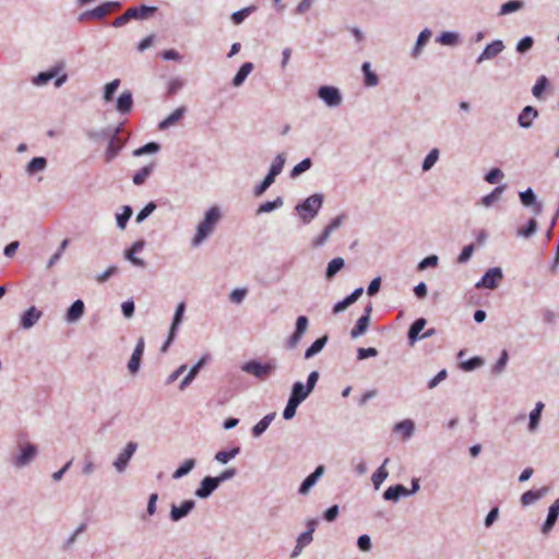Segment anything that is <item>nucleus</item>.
Returning a JSON list of instances; mask_svg holds the SVG:
<instances>
[{
    "label": "nucleus",
    "mask_w": 559,
    "mask_h": 559,
    "mask_svg": "<svg viewBox=\"0 0 559 559\" xmlns=\"http://www.w3.org/2000/svg\"><path fill=\"white\" fill-rule=\"evenodd\" d=\"M437 265H438V257L435 254H431V255L426 257L418 263L417 270L424 271L428 267H435Z\"/></svg>",
    "instance_id": "69168bd1"
},
{
    "label": "nucleus",
    "mask_w": 559,
    "mask_h": 559,
    "mask_svg": "<svg viewBox=\"0 0 559 559\" xmlns=\"http://www.w3.org/2000/svg\"><path fill=\"white\" fill-rule=\"evenodd\" d=\"M440 152L438 148H432L427 156L425 157L423 164H421V170L423 171H429L438 162Z\"/></svg>",
    "instance_id": "49530a36"
},
{
    "label": "nucleus",
    "mask_w": 559,
    "mask_h": 559,
    "mask_svg": "<svg viewBox=\"0 0 559 559\" xmlns=\"http://www.w3.org/2000/svg\"><path fill=\"white\" fill-rule=\"evenodd\" d=\"M144 353V338L140 337L138 340V343L135 345V348L129 359L128 362V369L129 371L134 374L139 371L140 365H141V357Z\"/></svg>",
    "instance_id": "4468645a"
},
{
    "label": "nucleus",
    "mask_w": 559,
    "mask_h": 559,
    "mask_svg": "<svg viewBox=\"0 0 559 559\" xmlns=\"http://www.w3.org/2000/svg\"><path fill=\"white\" fill-rule=\"evenodd\" d=\"M432 33L429 28L421 31L417 37L416 44L411 52L413 58H418L421 55L423 48L427 45Z\"/></svg>",
    "instance_id": "cd10ccee"
},
{
    "label": "nucleus",
    "mask_w": 559,
    "mask_h": 559,
    "mask_svg": "<svg viewBox=\"0 0 559 559\" xmlns=\"http://www.w3.org/2000/svg\"><path fill=\"white\" fill-rule=\"evenodd\" d=\"M558 516H559V498H557L548 509V514H547L546 521L544 522V524L542 526V533L544 535H547L550 533V531L556 525Z\"/></svg>",
    "instance_id": "ddd939ff"
},
{
    "label": "nucleus",
    "mask_w": 559,
    "mask_h": 559,
    "mask_svg": "<svg viewBox=\"0 0 559 559\" xmlns=\"http://www.w3.org/2000/svg\"><path fill=\"white\" fill-rule=\"evenodd\" d=\"M548 84V79L545 75H540L532 88V94L534 97L540 98Z\"/></svg>",
    "instance_id": "13d9d810"
},
{
    "label": "nucleus",
    "mask_w": 559,
    "mask_h": 559,
    "mask_svg": "<svg viewBox=\"0 0 559 559\" xmlns=\"http://www.w3.org/2000/svg\"><path fill=\"white\" fill-rule=\"evenodd\" d=\"M275 416V412L265 415L258 424L253 426L252 436L255 438L260 437L269 428Z\"/></svg>",
    "instance_id": "72a5a7b5"
},
{
    "label": "nucleus",
    "mask_w": 559,
    "mask_h": 559,
    "mask_svg": "<svg viewBox=\"0 0 559 559\" xmlns=\"http://www.w3.org/2000/svg\"><path fill=\"white\" fill-rule=\"evenodd\" d=\"M120 83L121 82L119 79H115L104 86L103 98L106 103H109L114 99V95L117 92L118 87L120 86Z\"/></svg>",
    "instance_id": "09e8293b"
},
{
    "label": "nucleus",
    "mask_w": 559,
    "mask_h": 559,
    "mask_svg": "<svg viewBox=\"0 0 559 559\" xmlns=\"http://www.w3.org/2000/svg\"><path fill=\"white\" fill-rule=\"evenodd\" d=\"M328 335H323L319 338H317L305 352V358L306 359H310L312 358L313 356H316L317 354H319L323 347L325 346V344L328 343Z\"/></svg>",
    "instance_id": "f704fd0d"
},
{
    "label": "nucleus",
    "mask_w": 559,
    "mask_h": 559,
    "mask_svg": "<svg viewBox=\"0 0 559 559\" xmlns=\"http://www.w3.org/2000/svg\"><path fill=\"white\" fill-rule=\"evenodd\" d=\"M85 311V305L83 300L78 299L72 302V305L68 308L66 313V321L69 323L76 322L80 320Z\"/></svg>",
    "instance_id": "aec40b11"
},
{
    "label": "nucleus",
    "mask_w": 559,
    "mask_h": 559,
    "mask_svg": "<svg viewBox=\"0 0 559 559\" xmlns=\"http://www.w3.org/2000/svg\"><path fill=\"white\" fill-rule=\"evenodd\" d=\"M311 166H312L311 158L307 157V158L302 159L300 163H298L296 166H294V168L290 170V178L299 177L302 173L310 169Z\"/></svg>",
    "instance_id": "5fc2aeb1"
},
{
    "label": "nucleus",
    "mask_w": 559,
    "mask_h": 559,
    "mask_svg": "<svg viewBox=\"0 0 559 559\" xmlns=\"http://www.w3.org/2000/svg\"><path fill=\"white\" fill-rule=\"evenodd\" d=\"M325 468L323 465H319L310 475H308L301 483L298 492L300 495H307L310 489L317 484L319 478L323 475Z\"/></svg>",
    "instance_id": "2eb2a0df"
},
{
    "label": "nucleus",
    "mask_w": 559,
    "mask_h": 559,
    "mask_svg": "<svg viewBox=\"0 0 559 559\" xmlns=\"http://www.w3.org/2000/svg\"><path fill=\"white\" fill-rule=\"evenodd\" d=\"M390 462V459L386 457L382 465L378 467V469L372 474L371 481L376 490L380 488L382 483L388 478L389 472L386 471L385 466Z\"/></svg>",
    "instance_id": "c85d7f7f"
},
{
    "label": "nucleus",
    "mask_w": 559,
    "mask_h": 559,
    "mask_svg": "<svg viewBox=\"0 0 559 559\" xmlns=\"http://www.w3.org/2000/svg\"><path fill=\"white\" fill-rule=\"evenodd\" d=\"M156 7L141 4L127 10L130 20H146L156 12Z\"/></svg>",
    "instance_id": "6ab92c4d"
},
{
    "label": "nucleus",
    "mask_w": 559,
    "mask_h": 559,
    "mask_svg": "<svg viewBox=\"0 0 559 559\" xmlns=\"http://www.w3.org/2000/svg\"><path fill=\"white\" fill-rule=\"evenodd\" d=\"M504 177L503 173L499 168H492L485 175V180L488 183H497L499 180H501Z\"/></svg>",
    "instance_id": "338daca9"
},
{
    "label": "nucleus",
    "mask_w": 559,
    "mask_h": 559,
    "mask_svg": "<svg viewBox=\"0 0 559 559\" xmlns=\"http://www.w3.org/2000/svg\"><path fill=\"white\" fill-rule=\"evenodd\" d=\"M253 70V63L251 62H245L239 70L237 71L236 75L233 79V85L236 87H239L243 84L247 76L252 72Z\"/></svg>",
    "instance_id": "7c9ffc66"
},
{
    "label": "nucleus",
    "mask_w": 559,
    "mask_h": 559,
    "mask_svg": "<svg viewBox=\"0 0 559 559\" xmlns=\"http://www.w3.org/2000/svg\"><path fill=\"white\" fill-rule=\"evenodd\" d=\"M37 448L32 443H26L20 447V453L13 457L12 464L16 468H22L28 465L36 456Z\"/></svg>",
    "instance_id": "0eeeda50"
},
{
    "label": "nucleus",
    "mask_w": 559,
    "mask_h": 559,
    "mask_svg": "<svg viewBox=\"0 0 559 559\" xmlns=\"http://www.w3.org/2000/svg\"><path fill=\"white\" fill-rule=\"evenodd\" d=\"M361 70L364 72L365 84L367 86H376L379 83L378 75L371 71L369 62H364L361 66Z\"/></svg>",
    "instance_id": "8fccbe9b"
},
{
    "label": "nucleus",
    "mask_w": 559,
    "mask_h": 559,
    "mask_svg": "<svg viewBox=\"0 0 559 559\" xmlns=\"http://www.w3.org/2000/svg\"><path fill=\"white\" fill-rule=\"evenodd\" d=\"M504 49V44L500 39H496L492 43L488 44L483 52L477 57L476 63H481L486 60H491L496 58L499 53H501Z\"/></svg>",
    "instance_id": "9b49d317"
},
{
    "label": "nucleus",
    "mask_w": 559,
    "mask_h": 559,
    "mask_svg": "<svg viewBox=\"0 0 559 559\" xmlns=\"http://www.w3.org/2000/svg\"><path fill=\"white\" fill-rule=\"evenodd\" d=\"M382 497L386 501L397 502L402 497H407V488L401 484L390 486Z\"/></svg>",
    "instance_id": "b1692460"
},
{
    "label": "nucleus",
    "mask_w": 559,
    "mask_h": 559,
    "mask_svg": "<svg viewBox=\"0 0 559 559\" xmlns=\"http://www.w3.org/2000/svg\"><path fill=\"white\" fill-rule=\"evenodd\" d=\"M156 209V204L152 201L148 202L136 215V223L145 221Z\"/></svg>",
    "instance_id": "680f3d73"
},
{
    "label": "nucleus",
    "mask_w": 559,
    "mask_h": 559,
    "mask_svg": "<svg viewBox=\"0 0 559 559\" xmlns=\"http://www.w3.org/2000/svg\"><path fill=\"white\" fill-rule=\"evenodd\" d=\"M426 324L427 321L425 318H419L411 324L407 333L411 345H414L416 341L420 340V332L425 329Z\"/></svg>",
    "instance_id": "a878e982"
},
{
    "label": "nucleus",
    "mask_w": 559,
    "mask_h": 559,
    "mask_svg": "<svg viewBox=\"0 0 559 559\" xmlns=\"http://www.w3.org/2000/svg\"><path fill=\"white\" fill-rule=\"evenodd\" d=\"M544 407L545 405L543 402H537L534 409L530 413L528 431L531 433L536 432V430L538 429Z\"/></svg>",
    "instance_id": "bb28decb"
},
{
    "label": "nucleus",
    "mask_w": 559,
    "mask_h": 559,
    "mask_svg": "<svg viewBox=\"0 0 559 559\" xmlns=\"http://www.w3.org/2000/svg\"><path fill=\"white\" fill-rule=\"evenodd\" d=\"M133 107V96L131 91H123L117 99L116 108L121 115L129 114Z\"/></svg>",
    "instance_id": "5701e85b"
},
{
    "label": "nucleus",
    "mask_w": 559,
    "mask_h": 559,
    "mask_svg": "<svg viewBox=\"0 0 559 559\" xmlns=\"http://www.w3.org/2000/svg\"><path fill=\"white\" fill-rule=\"evenodd\" d=\"M285 162L286 155L284 153L277 154L276 157L273 159L267 174L276 178L282 173Z\"/></svg>",
    "instance_id": "c03bdc74"
},
{
    "label": "nucleus",
    "mask_w": 559,
    "mask_h": 559,
    "mask_svg": "<svg viewBox=\"0 0 559 559\" xmlns=\"http://www.w3.org/2000/svg\"><path fill=\"white\" fill-rule=\"evenodd\" d=\"M194 508L195 502L192 499L182 501L180 506L171 503L169 519L173 522H179L180 520L186 518Z\"/></svg>",
    "instance_id": "1a4fd4ad"
},
{
    "label": "nucleus",
    "mask_w": 559,
    "mask_h": 559,
    "mask_svg": "<svg viewBox=\"0 0 559 559\" xmlns=\"http://www.w3.org/2000/svg\"><path fill=\"white\" fill-rule=\"evenodd\" d=\"M276 369L274 361H267L262 364L255 359L249 360L241 366V370L249 374H252L259 380H266L270 374Z\"/></svg>",
    "instance_id": "7ed1b4c3"
},
{
    "label": "nucleus",
    "mask_w": 559,
    "mask_h": 559,
    "mask_svg": "<svg viewBox=\"0 0 559 559\" xmlns=\"http://www.w3.org/2000/svg\"><path fill=\"white\" fill-rule=\"evenodd\" d=\"M414 423L409 419L400 421L395 425V430L403 431L406 437H411L414 432Z\"/></svg>",
    "instance_id": "0e129e2a"
},
{
    "label": "nucleus",
    "mask_w": 559,
    "mask_h": 559,
    "mask_svg": "<svg viewBox=\"0 0 559 559\" xmlns=\"http://www.w3.org/2000/svg\"><path fill=\"white\" fill-rule=\"evenodd\" d=\"M254 10L253 7H248L245 9H241L239 11H236L231 14L230 19L235 25L241 24L247 16Z\"/></svg>",
    "instance_id": "052dcab7"
},
{
    "label": "nucleus",
    "mask_w": 559,
    "mask_h": 559,
    "mask_svg": "<svg viewBox=\"0 0 559 559\" xmlns=\"http://www.w3.org/2000/svg\"><path fill=\"white\" fill-rule=\"evenodd\" d=\"M318 97L329 107H337L342 104L343 97L337 87L322 85L318 88Z\"/></svg>",
    "instance_id": "423d86ee"
},
{
    "label": "nucleus",
    "mask_w": 559,
    "mask_h": 559,
    "mask_svg": "<svg viewBox=\"0 0 559 559\" xmlns=\"http://www.w3.org/2000/svg\"><path fill=\"white\" fill-rule=\"evenodd\" d=\"M247 289L246 288H236L234 290H231V293L229 294V300L233 302V304H241L245 299V297L247 296Z\"/></svg>",
    "instance_id": "774afa93"
},
{
    "label": "nucleus",
    "mask_w": 559,
    "mask_h": 559,
    "mask_svg": "<svg viewBox=\"0 0 559 559\" xmlns=\"http://www.w3.org/2000/svg\"><path fill=\"white\" fill-rule=\"evenodd\" d=\"M370 320L367 319V316H361L350 331L352 338H357L364 335L367 332Z\"/></svg>",
    "instance_id": "58836bf2"
},
{
    "label": "nucleus",
    "mask_w": 559,
    "mask_h": 559,
    "mask_svg": "<svg viewBox=\"0 0 559 559\" xmlns=\"http://www.w3.org/2000/svg\"><path fill=\"white\" fill-rule=\"evenodd\" d=\"M283 204H284L283 198L277 197L273 201H267V202L260 204L259 207L257 209V214L260 215L262 213H270L272 211L280 209L281 206H283Z\"/></svg>",
    "instance_id": "79ce46f5"
},
{
    "label": "nucleus",
    "mask_w": 559,
    "mask_h": 559,
    "mask_svg": "<svg viewBox=\"0 0 559 559\" xmlns=\"http://www.w3.org/2000/svg\"><path fill=\"white\" fill-rule=\"evenodd\" d=\"M537 231V222L535 218H531L525 227L518 229L516 235L522 238H530Z\"/></svg>",
    "instance_id": "3c124183"
},
{
    "label": "nucleus",
    "mask_w": 559,
    "mask_h": 559,
    "mask_svg": "<svg viewBox=\"0 0 559 559\" xmlns=\"http://www.w3.org/2000/svg\"><path fill=\"white\" fill-rule=\"evenodd\" d=\"M520 200L526 207L534 206V213L536 215L542 213L543 206L540 203H536V194L532 188H527L525 191L520 192Z\"/></svg>",
    "instance_id": "4be33fe9"
},
{
    "label": "nucleus",
    "mask_w": 559,
    "mask_h": 559,
    "mask_svg": "<svg viewBox=\"0 0 559 559\" xmlns=\"http://www.w3.org/2000/svg\"><path fill=\"white\" fill-rule=\"evenodd\" d=\"M524 8V2L522 0H511L503 3L500 7L499 15H507L516 11H520Z\"/></svg>",
    "instance_id": "a18cd8bd"
},
{
    "label": "nucleus",
    "mask_w": 559,
    "mask_h": 559,
    "mask_svg": "<svg viewBox=\"0 0 559 559\" xmlns=\"http://www.w3.org/2000/svg\"><path fill=\"white\" fill-rule=\"evenodd\" d=\"M121 131V124L120 126H117V127H107V128H104L99 131H90L87 133L88 138L91 140H95V141H99V140H105V139H109V136L114 133H119Z\"/></svg>",
    "instance_id": "c756f323"
},
{
    "label": "nucleus",
    "mask_w": 559,
    "mask_h": 559,
    "mask_svg": "<svg viewBox=\"0 0 559 559\" xmlns=\"http://www.w3.org/2000/svg\"><path fill=\"white\" fill-rule=\"evenodd\" d=\"M154 169V163H151L144 167H142L139 171H136L134 175H133V183L136 185V186H141L145 182V180L147 179V177L152 174Z\"/></svg>",
    "instance_id": "37998d69"
},
{
    "label": "nucleus",
    "mask_w": 559,
    "mask_h": 559,
    "mask_svg": "<svg viewBox=\"0 0 559 559\" xmlns=\"http://www.w3.org/2000/svg\"><path fill=\"white\" fill-rule=\"evenodd\" d=\"M239 452H240V448L235 447V448L230 449L229 451H218L215 454L214 459L222 464H226L230 460L236 457L239 454Z\"/></svg>",
    "instance_id": "de8ad7c7"
},
{
    "label": "nucleus",
    "mask_w": 559,
    "mask_h": 559,
    "mask_svg": "<svg viewBox=\"0 0 559 559\" xmlns=\"http://www.w3.org/2000/svg\"><path fill=\"white\" fill-rule=\"evenodd\" d=\"M132 213H133L132 207L129 205H124L122 207V213L116 215L117 226L120 229L126 228L128 221L132 216Z\"/></svg>",
    "instance_id": "864d4df0"
},
{
    "label": "nucleus",
    "mask_w": 559,
    "mask_h": 559,
    "mask_svg": "<svg viewBox=\"0 0 559 559\" xmlns=\"http://www.w3.org/2000/svg\"><path fill=\"white\" fill-rule=\"evenodd\" d=\"M160 150V145L156 142H148L145 145L133 151L134 156H142L145 154H155Z\"/></svg>",
    "instance_id": "6e6d98bb"
},
{
    "label": "nucleus",
    "mask_w": 559,
    "mask_h": 559,
    "mask_svg": "<svg viewBox=\"0 0 559 559\" xmlns=\"http://www.w3.org/2000/svg\"><path fill=\"white\" fill-rule=\"evenodd\" d=\"M549 491L548 487H542L537 490H527L521 496V503L523 507L531 506L536 501L544 498Z\"/></svg>",
    "instance_id": "412c9836"
},
{
    "label": "nucleus",
    "mask_w": 559,
    "mask_h": 559,
    "mask_svg": "<svg viewBox=\"0 0 559 559\" xmlns=\"http://www.w3.org/2000/svg\"><path fill=\"white\" fill-rule=\"evenodd\" d=\"M59 72V68H52L49 71L39 72L36 76L33 78L32 82L35 85H45L47 84L51 79L57 76Z\"/></svg>",
    "instance_id": "ea45409f"
},
{
    "label": "nucleus",
    "mask_w": 559,
    "mask_h": 559,
    "mask_svg": "<svg viewBox=\"0 0 559 559\" xmlns=\"http://www.w3.org/2000/svg\"><path fill=\"white\" fill-rule=\"evenodd\" d=\"M484 364L485 360L481 357L475 356L471 359L461 361L460 368L464 371L469 372L475 370L476 368L484 366Z\"/></svg>",
    "instance_id": "603ef678"
},
{
    "label": "nucleus",
    "mask_w": 559,
    "mask_h": 559,
    "mask_svg": "<svg viewBox=\"0 0 559 559\" xmlns=\"http://www.w3.org/2000/svg\"><path fill=\"white\" fill-rule=\"evenodd\" d=\"M275 181V177H273L272 175L267 174L264 179L258 185L254 187V195L255 197H260L270 187L271 185H273Z\"/></svg>",
    "instance_id": "4d7b16f0"
},
{
    "label": "nucleus",
    "mask_w": 559,
    "mask_h": 559,
    "mask_svg": "<svg viewBox=\"0 0 559 559\" xmlns=\"http://www.w3.org/2000/svg\"><path fill=\"white\" fill-rule=\"evenodd\" d=\"M502 277H503V273L500 267H491L484 274L480 282H478L476 284V287L495 289L498 287L499 282L502 280Z\"/></svg>",
    "instance_id": "6e6552de"
},
{
    "label": "nucleus",
    "mask_w": 559,
    "mask_h": 559,
    "mask_svg": "<svg viewBox=\"0 0 559 559\" xmlns=\"http://www.w3.org/2000/svg\"><path fill=\"white\" fill-rule=\"evenodd\" d=\"M195 466V460L187 459L174 472L173 478L179 479L186 475H188Z\"/></svg>",
    "instance_id": "a19ab883"
},
{
    "label": "nucleus",
    "mask_w": 559,
    "mask_h": 559,
    "mask_svg": "<svg viewBox=\"0 0 559 559\" xmlns=\"http://www.w3.org/2000/svg\"><path fill=\"white\" fill-rule=\"evenodd\" d=\"M205 358L200 359L194 366H192L187 376L181 380L179 390L183 391L197 377L200 369L203 367Z\"/></svg>",
    "instance_id": "2f4dec72"
},
{
    "label": "nucleus",
    "mask_w": 559,
    "mask_h": 559,
    "mask_svg": "<svg viewBox=\"0 0 559 559\" xmlns=\"http://www.w3.org/2000/svg\"><path fill=\"white\" fill-rule=\"evenodd\" d=\"M41 317L43 312L35 306H32L22 313L20 325L24 330H29L38 322Z\"/></svg>",
    "instance_id": "f8f14e48"
},
{
    "label": "nucleus",
    "mask_w": 559,
    "mask_h": 559,
    "mask_svg": "<svg viewBox=\"0 0 559 559\" xmlns=\"http://www.w3.org/2000/svg\"><path fill=\"white\" fill-rule=\"evenodd\" d=\"M186 112L185 107L177 108L174 112H171L167 118L159 122L158 129L166 130L169 127L174 126L178 120H180Z\"/></svg>",
    "instance_id": "c9c22d12"
},
{
    "label": "nucleus",
    "mask_w": 559,
    "mask_h": 559,
    "mask_svg": "<svg viewBox=\"0 0 559 559\" xmlns=\"http://www.w3.org/2000/svg\"><path fill=\"white\" fill-rule=\"evenodd\" d=\"M47 167V159L43 156L32 158L26 165V173L33 176Z\"/></svg>",
    "instance_id": "e433bc0d"
},
{
    "label": "nucleus",
    "mask_w": 559,
    "mask_h": 559,
    "mask_svg": "<svg viewBox=\"0 0 559 559\" xmlns=\"http://www.w3.org/2000/svg\"><path fill=\"white\" fill-rule=\"evenodd\" d=\"M345 266V261L343 258H334L332 259L326 266L325 270V278L331 281L334 276Z\"/></svg>",
    "instance_id": "473e14b6"
},
{
    "label": "nucleus",
    "mask_w": 559,
    "mask_h": 559,
    "mask_svg": "<svg viewBox=\"0 0 559 559\" xmlns=\"http://www.w3.org/2000/svg\"><path fill=\"white\" fill-rule=\"evenodd\" d=\"M185 311H186V304L183 301H181L176 307V310H175L174 318H173V321H171V324H170V328H169V332H168L167 338H166L165 343L160 347V352L162 353H166L168 350V347L170 346V344L176 338L177 331H178V329H179V326H180V324L182 323V320H183Z\"/></svg>",
    "instance_id": "20e7f679"
},
{
    "label": "nucleus",
    "mask_w": 559,
    "mask_h": 559,
    "mask_svg": "<svg viewBox=\"0 0 559 559\" xmlns=\"http://www.w3.org/2000/svg\"><path fill=\"white\" fill-rule=\"evenodd\" d=\"M538 117V111L533 106H525L518 117V122L521 128L530 129L533 126V121Z\"/></svg>",
    "instance_id": "f3484780"
},
{
    "label": "nucleus",
    "mask_w": 559,
    "mask_h": 559,
    "mask_svg": "<svg viewBox=\"0 0 559 559\" xmlns=\"http://www.w3.org/2000/svg\"><path fill=\"white\" fill-rule=\"evenodd\" d=\"M120 8H121L120 2L108 1V2H105V3L94 8L93 10H91V14H92L93 19L100 20L109 13L120 10Z\"/></svg>",
    "instance_id": "a211bd4d"
},
{
    "label": "nucleus",
    "mask_w": 559,
    "mask_h": 559,
    "mask_svg": "<svg viewBox=\"0 0 559 559\" xmlns=\"http://www.w3.org/2000/svg\"><path fill=\"white\" fill-rule=\"evenodd\" d=\"M311 391H308V388L302 382H295L292 386V392L289 395V400L301 404L309 395Z\"/></svg>",
    "instance_id": "393cba45"
},
{
    "label": "nucleus",
    "mask_w": 559,
    "mask_h": 559,
    "mask_svg": "<svg viewBox=\"0 0 559 559\" xmlns=\"http://www.w3.org/2000/svg\"><path fill=\"white\" fill-rule=\"evenodd\" d=\"M123 146V141L120 140L119 133H114L109 136L107 150L105 152V162L110 163L119 154Z\"/></svg>",
    "instance_id": "dca6fc26"
},
{
    "label": "nucleus",
    "mask_w": 559,
    "mask_h": 559,
    "mask_svg": "<svg viewBox=\"0 0 559 559\" xmlns=\"http://www.w3.org/2000/svg\"><path fill=\"white\" fill-rule=\"evenodd\" d=\"M534 45V39L531 36L523 37L518 44H516V51L519 53H525L532 49Z\"/></svg>",
    "instance_id": "e2e57ef3"
},
{
    "label": "nucleus",
    "mask_w": 559,
    "mask_h": 559,
    "mask_svg": "<svg viewBox=\"0 0 559 559\" xmlns=\"http://www.w3.org/2000/svg\"><path fill=\"white\" fill-rule=\"evenodd\" d=\"M219 486V483L213 476H205L201 483L199 488L195 490L194 495L200 499L209 498Z\"/></svg>",
    "instance_id": "9d476101"
},
{
    "label": "nucleus",
    "mask_w": 559,
    "mask_h": 559,
    "mask_svg": "<svg viewBox=\"0 0 559 559\" xmlns=\"http://www.w3.org/2000/svg\"><path fill=\"white\" fill-rule=\"evenodd\" d=\"M508 359H509L508 352L506 349H503L501 352L500 358L496 361V364L491 368L492 373L500 374L504 370V368L508 364Z\"/></svg>",
    "instance_id": "bf43d9fd"
},
{
    "label": "nucleus",
    "mask_w": 559,
    "mask_h": 559,
    "mask_svg": "<svg viewBox=\"0 0 559 559\" xmlns=\"http://www.w3.org/2000/svg\"><path fill=\"white\" fill-rule=\"evenodd\" d=\"M322 204L323 194L314 193L308 197L304 202L297 204L295 210L304 224H309L318 215Z\"/></svg>",
    "instance_id": "f03ea898"
},
{
    "label": "nucleus",
    "mask_w": 559,
    "mask_h": 559,
    "mask_svg": "<svg viewBox=\"0 0 559 559\" xmlns=\"http://www.w3.org/2000/svg\"><path fill=\"white\" fill-rule=\"evenodd\" d=\"M138 443L134 441H129L123 450L118 454L117 459L112 462V466L115 467L117 473H123L132 456L138 450Z\"/></svg>",
    "instance_id": "39448f33"
},
{
    "label": "nucleus",
    "mask_w": 559,
    "mask_h": 559,
    "mask_svg": "<svg viewBox=\"0 0 559 559\" xmlns=\"http://www.w3.org/2000/svg\"><path fill=\"white\" fill-rule=\"evenodd\" d=\"M504 186L496 187L489 194L480 199L479 204L484 207H490L495 202L500 200Z\"/></svg>",
    "instance_id": "4c0bfd02"
},
{
    "label": "nucleus",
    "mask_w": 559,
    "mask_h": 559,
    "mask_svg": "<svg viewBox=\"0 0 559 559\" xmlns=\"http://www.w3.org/2000/svg\"><path fill=\"white\" fill-rule=\"evenodd\" d=\"M222 218L221 209L216 205L210 207L197 225L195 234L191 239V246L197 248L203 243L215 230Z\"/></svg>",
    "instance_id": "f257e3e1"
}]
</instances>
